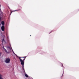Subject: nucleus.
Masks as SVG:
<instances>
[{"mask_svg":"<svg viewBox=\"0 0 79 79\" xmlns=\"http://www.w3.org/2000/svg\"><path fill=\"white\" fill-rule=\"evenodd\" d=\"M26 57H23L22 58H25L23 60L20 59V61L21 62V64L22 65L23 67H24V60H25V59H26Z\"/></svg>","mask_w":79,"mask_h":79,"instance_id":"obj_1","label":"nucleus"},{"mask_svg":"<svg viewBox=\"0 0 79 79\" xmlns=\"http://www.w3.org/2000/svg\"><path fill=\"white\" fill-rule=\"evenodd\" d=\"M22 71L23 72H22L21 73H23V74H24L25 77H29V76L26 73V72H25V71H24V69H22Z\"/></svg>","mask_w":79,"mask_h":79,"instance_id":"obj_2","label":"nucleus"},{"mask_svg":"<svg viewBox=\"0 0 79 79\" xmlns=\"http://www.w3.org/2000/svg\"><path fill=\"white\" fill-rule=\"evenodd\" d=\"M10 61V58H7L6 59L5 62L6 63H9Z\"/></svg>","mask_w":79,"mask_h":79,"instance_id":"obj_3","label":"nucleus"},{"mask_svg":"<svg viewBox=\"0 0 79 79\" xmlns=\"http://www.w3.org/2000/svg\"><path fill=\"white\" fill-rule=\"evenodd\" d=\"M1 29L2 31H4V30L5 29V27H4L3 25L1 27Z\"/></svg>","mask_w":79,"mask_h":79,"instance_id":"obj_4","label":"nucleus"},{"mask_svg":"<svg viewBox=\"0 0 79 79\" xmlns=\"http://www.w3.org/2000/svg\"><path fill=\"white\" fill-rule=\"evenodd\" d=\"M2 50H4V51H5L6 53H7V51H6V50L4 48V47H3H3L2 48Z\"/></svg>","mask_w":79,"mask_h":79,"instance_id":"obj_5","label":"nucleus"},{"mask_svg":"<svg viewBox=\"0 0 79 79\" xmlns=\"http://www.w3.org/2000/svg\"><path fill=\"white\" fill-rule=\"evenodd\" d=\"M2 42L3 44H2L3 45V43H5V41L4 40V39H2Z\"/></svg>","mask_w":79,"mask_h":79,"instance_id":"obj_6","label":"nucleus"},{"mask_svg":"<svg viewBox=\"0 0 79 79\" xmlns=\"http://www.w3.org/2000/svg\"><path fill=\"white\" fill-rule=\"evenodd\" d=\"M7 49H8V50H11V47H8L7 48Z\"/></svg>","mask_w":79,"mask_h":79,"instance_id":"obj_7","label":"nucleus"},{"mask_svg":"<svg viewBox=\"0 0 79 79\" xmlns=\"http://www.w3.org/2000/svg\"><path fill=\"white\" fill-rule=\"evenodd\" d=\"M0 79H3V78H2V75L1 74H0Z\"/></svg>","mask_w":79,"mask_h":79,"instance_id":"obj_8","label":"nucleus"},{"mask_svg":"<svg viewBox=\"0 0 79 79\" xmlns=\"http://www.w3.org/2000/svg\"><path fill=\"white\" fill-rule=\"evenodd\" d=\"M1 24L2 25H4V24H5V23L3 21H2L1 22Z\"/></svg>","mask_w":79,"mask_h":79,"instance_id":"obj_9","label":"nucleus"},{"mask_svg":"<svg viewBox=\"0 0 79 79\" xmlns=\"http://www.w3.org/2000/svg\"><path fill=\"white\" fill-rule=\"evenodd\" d=\"M13 53H14V54H15V55H16V54H15V52H13Z\"/></svg>","mask_w":79,"mask_h":79,"instance_id":"obj_10","label":"nucleus"},{"mask_svg":"<svg viewBox=\"0 0 79 79\" xmlns=\"http://www.w3.org/2000/svg\"><path fill=\"white\" fill-rule=\"evenodd\" d=\"M17 10H14V11H17Z\"/></svg>","mask_w":79,"mask_h":79,"instance_id":"obj_11","label":"nucleus"},{"mask_svg":"<svg viewBox=\"0 0 79 79\" xmlns=\"http://www.w3.org/2000/svg\"><path fill=\"white\" fill-rule=\"evenodd\" d=\"M0 19H1V18H0Z\"/></svg>","mask_w":79,"mask_h":79,"instance_id":"obj_12","label":"nucleus"},{"mask_svg":"<svg viewBox=\"0 0 79 79\" xmlns=\"http://www.w3.org/2000/svg\"><path fill=\"white\" fill-rule=\"evenodd\" d=\"M30 36H31V35H30Z\"/></svg>","mask_w":79,"mask_h":79,"instance_id":"obj_13","label":"nucleus"}]
</instances>
